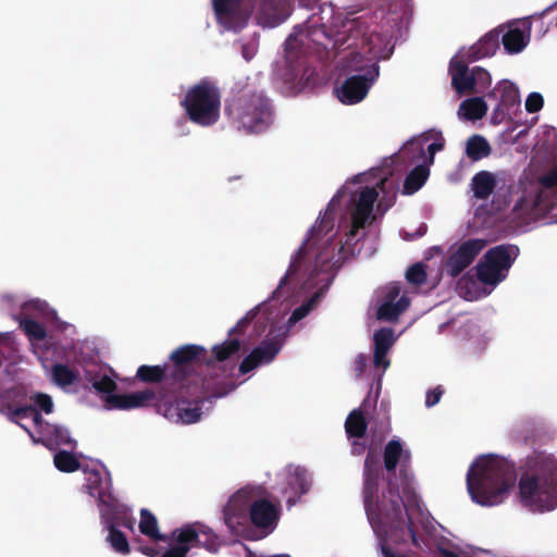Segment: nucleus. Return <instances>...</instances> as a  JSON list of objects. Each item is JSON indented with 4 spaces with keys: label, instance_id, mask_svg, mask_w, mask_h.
I'll use <instances>...</instances> for the list:
<instances>
[{
    "label": "nucleus",
    "instance_id": "nucleus-1",
    "mask_svg": "<svg viewBox=\"0 0 557 557\" xmlns=\"http://www.w3.org/2000/svg\"><path fill=\"white\" fill-rule=\"evenodd\" d=\"M385 485L392 505L389 519L398 523L396 528L404 525L412 543L422 547L409 513V507L418 504L411 451L399 437L385 444Z\"/></svg>",
    "mask_w": 557,
    "mask_h": 557
},
{
    "label": "nucleus",
    "instance_id": "nucleus-2",
    "mask_svg": "<svg viewBox=\"0 0 557 557\" xmlns=\"http://www.w3.org/2000/svg\"><path fill=\"white\" fill-rule=\"evenodd\" d=\"M516 479L515 466L498 455L478 457L469 467L467 488L475 504L483 507L505 502Z\"/></svg>",
    "mask_w": 557,
    "mask_h": 557
},
{
    "label": "nucleus",
    "instance_id": "nucleus-3",
    "mask_svg": "<svg viewBox=\"0 0 557 557\" xmlns=\"http://www.w3.org/2000/svg\"><path fill=\"white\" fill-rule=\"evenodd\" d=\"M518 256L519 248L516 245H498L491 248L475 267L478 278L466 274L459 280V295L470 301L486 297L507 277Z\"/></svg>",
    "mask_w": 557,
    "mask_h": 557
},
{
    "label": "nucleus",
    "instance_id": "nucleus-4",
    "mask_svg": "<svg viewBox=\"0 0 557 557\" xmlns=\"http://www.w3.org/2000/svg\"><path fill=\"white\" fill-rule=\"evenodd\" d=\"M518 499L530 512L544 513L557 508V459L540 457L518 481Z\"/></svg>",
    "mask_w": 557,
    "mask_h": 557
},
{
    "label": "nucleus",
    "instance_id": "nucleus-5",
    "mask_svg": "<svg viewBox=\"0 0 557 557\" xmlns=\"http://www.w3.org/2000/svg\"><path fill=\"white\" fill-rule=\"evenodd\" d=\"M383 480V437L371 434L363 466V504L369 523L376 535V548L383 554V507L380 485Z\"/></svg>",
    "mask_w": 557,
    "mask_h": 557
},
{
    "label": "nucleus",
    "instance_id": "nucleus-6",
    "mask_svg": "<svg viewBox=\"0 0 557 557\" xmlns=\"http://www.w3.org/2000/svg\"><path fill=\"white\" fill-rule=\"evenodd\" d=\"M224 113L233 127L246 134L263 133L273 123L272 102L258 90L244 89L227 99Z\"/></svg>",
    "mask_w": 557,
    "mask_h": 557
},
{
    "label": "nucleus",
    "instance_id": "nucleus-7",
    "mask_svg": "<svg viewBox=\"0 0 557 557\" xmlns=\"http://www.w3.org/2000/svg\"><path fill=\"white\" fill-rule=\"evenodd\" d=\"M557 187V165L540 181L523 178L510 189V219L517 225H528L546 210L543 188Z\"/></svg>",
    "mask_w": 557,
    "mask_h": 557
},
{
    "label": "nucleus",
    "instance_id": "nucleus-8",
    "mask_svg": "<svg viewBox=\"0 0 557 557\" xmlns=\"http://www.w3.org/2000/svg\"><path fill=\"white\" fill-rule=\"evenodd\" d=\"M221 99L216 84L205 78L188 88L180 104L190 122L209 127L220 119Z\"/></svg>",
    "mask_w": 557,
    "mask_h": 557
},
{
    "label": "nucleus",
    "instance_id": "nucleus-9",
    "mask_svg": "<svg viewBox=\"0 0 557 557\" xmlns=\"http://www.w3.org/2000/svg\"><path fill=\"white\" fill-rule=\"evenodd\" d=\"M206 356L207 349L196 344L182 345L171 352L168 371L175 389L189 387L194 395H199L205 379L198 373V369L205 366Z\"/></svg>",
    "mask_w": 557,
    "mask_h": 557
},
{
    "label": "nucleus",
    "instance_id": "nucleus-10",
    "mask_svg": "<svg viewBox=\"0 0 557 557\" xmlns=\"http://www.w3.org/2000/svg\"><path fill=\"white\" fill-rule=\"evenodd\" d=\"M445 147V138L441 129L430 128L407 139L399 149L385 158V169L388 165L406 166L428 162L430 156L435 161V154Z\"/></svg>",
    "mask_w": 557,
    "mask_h": 557
},
{
    "label": "nucleus",
    "instance_id": "nucleus-11",
    "mask_svg": "<svg viewBox=\"0 0 557 557\" xmlns=\"http://www.w3.org/2000/svg\"><path fill=\"white\" fill-rule=\"evenodd\" d=\"M208 400L205 385H200L199 395L191 388L174 389L165 399L157 404V411L173 422L195 423L202 414L201 405Z\"/></svg>",
    "mask_w": 557,
    "mask_h": 557
},
{
    "label": "nucleus",
    "instance_id": "nucleus-12",
    "mask_svg": "<svg viewBox=\"0 0 557 557\" xmlns=\"http://www.w3.org/2000/svg\"><path fill=\"white\" fill-rule=\"evenodd\" d=\"M351 70L356 74L346 77L341 85H336L334 92L336 98L346 106L361 102L368 95L371 86L380 76L377 62L362 57H356Z\"/></svg>",
    "mask_w": 557,
    "mask_h": 557
},
{
    "label": "nucleus",
    "instance_id": "nucleus-13",
    "mask_svg": "<svg viewBox=\"0 0 557 557\" xmlns=\"http://www.w3.org/2000/svg\"><path fill=\"white\" fill-rule=\"evenodd\" d=\"M451 85L459 96L483 92L492 83L491 74L481 66L469 69L463 52L454 55L449 63Z\"/></svg>",
    "mask_w": 557,
    "mask_h": 557
},
{
    "label": "nucleus",
    "instance_id": "nucleus-14",
    "mask_svg": "<svg viewBox=\"0 0 557 557\" xmlns=\"http://www.w3.org/2000/svg\"><path fill=\"white\" fill-rule=\"evenodd\" d=\"M223 521L231 534L251 539L250 533V495L242 488L233 494L223 507Z\"/></svg>",
    "mask_w": 557,
    "mask_h": 557
},
{
    "label": "nucleus",
    "instance_id": "nucleus-15",
    "mask_svg": "<svg viewBox=\"0 0 557 557\" xmlns=\"http://www.w3.org/2000/svg\"><path fill=\"white\" fill-rule=\"evenodd\" d=\"M486 96L488 100L495 102L491 115V120L494 124L502 123L521 103L518 86L508 79L498 82Z\"/></svg>",
    "mask_w": 557,
    "mask_h": 557
},
{
    "label": "nucleus",
    "instance_id": "nucleus-16",
    "mask_svg": "<svg viewBox=\"0 0 557 557\" xmlns=\"http://www.w3.org/2000/svg\"><path fill=\"white\" fill-rule=\"evenodd\" d=\"M483 238H468L449 247V256L445 262V270L451 277L458 276L468 268L476 256L486 247Z\"/></svg>",
    "mask_w": 557,
    "mask_h": 557
},
{
    "label": "nucleus",
    "instance_id": "nucleus-17",
    "mask_svg": "<svg viewBox=\"0 0 557 557\" xmlns=\"http://www.w3.org/2000/svg\"><path fill=\"white\" fill-rule=\"evenodd\" d=\"M281 517L280 503H273L268 498H250V527H253L264 537L272 533L278 524Z\"/></svg>",
    "mask_w": 557,
    "mask_h": 557
},
{
    "label": "nucleus",
    "instance_id": "nucleus-18",
    "mask_svg": "<svg viewBox=\"0 0 557 557\" xmlns=\"http://www.w3.org/2000/svg\"><path fill=\"white\" fill-rule=\"evenodd\" d=\"M379 193L375 188L364 187L352 198L351 226L347 235L355 237L359 230L370 225L374 220L373 206L377 200Z\"/></svg>",
    "mask_w": 557,
    "mask_h": 557
},
{
    "label": "nucleus",
    "instance_id": "nucleus-19",
    "mask_svg": "<svg viewBox=\"0 0 557 557\" xmlns=\"http://www.w3.org/2000/svg\"><path fill=\"white\" fill-rule=\"evenodd\" d=\"M381 388V375H377L375 396L371 399L368 396L359 408L349 412L345 421V432L348 438H362L368 430V420L372 419Z\"/></svg>",
    "mask_w": 557,
    "mask_h": 557
},
{
    "label": "nucleus",
    "instance_id": "nucleus-20",
    "mask_svg": "<svg viewBox=\"0 0 557 557\" xmlns=\"http://www.w3.org/2000/svg\"><path fill=\"white\" fill-rule=\"evenodd\" d=\"M177 543H188L190 547H203L210 553H216L221 546L219 536L201 523L186 524L173 532Z\"/></svg>",
    "mask_w": 557,
    "mask_h": 557
},
{
    "label": "nucleus",
    "instance_id": "nucleus-21",
    "mask_svg": "<svg viewBox=\"0 0 557 557\" xmlns=\"http://www.w3.org/2000/svg\"><path fill=\"white\" fill-rule=\"evenodd\" d=\"M282 344L276 338L262 342L242 360L238 368L239 373L247 374L261 364L272 362L280 352Z\"/></svg>",
    "mask_w": 557,
    "mask_h": 557
},
{
    "label": "nucleus",
    "instance_id": "nucleus-22",
    "mask_svg": "<svg viewBox=\"0 0 557 557\" xmlns=\"http://www.w3.org/2000/svg\"><path fill=\"white\" fill-rule=\"evenodd\" d=\"M410 305L408 289L400 283L392 282L385 285V322H395Z\"/></svg>",
    "mask_w": 557,
    "mask_h": 557
},
{
    "label": "nucleus",
    "instance_id": "nucleus-23",
    "mask_svg": "<svg viewBox=\"0 0 557 557\" xmlns=\"http://www.w3.org/2000/svg\"><path fill=\"white\" fill-rule=\"evenodd\" d=\"M98 506L103 528H110V525L119 527L129 513V509L126 506L120 504L117 499L107 492H98Z\"/></svg>",
    "mask_w": 557,
    "mask_h": 557
},
{
    "label": "nucleus",
    "instance_id": "nucleus-24",
    "mask_svg": "<svg viewBox=\"0 0 557 557\" xmlns=\"http://www.w3.org/2000/svg\"><path fill=\"white\" fill-rule=\"evenodd\" d=\"M531 28L527 21H516L507 25L502 36L504 49L509 54L521 52L530 41Z\"/></svg>",
    "mask_w": 557,
    "mask_h": 557
},
{
    "label": "nucleus",
    "instance_id": "nucleus-25",
    "mask_svg": "<svg viewBox=\"0 0 557 557\" xmlns=\"http://www.w3.org/2000/svg\"><path fill=\"white\" fill-rule=\"evenodd\" d=\"M169 363L162 366H140L137 369L136 377L144 383H163L160 391V400L165 399L174 388V382L170 379Z\"/></svg>",
    "mask_w": 557,
    "mask_h": 557
},
{
    "label": "nucleus",
    "instance_id": "nucleus-26",
    "mask_svg": "<svg viewBox=\"0 0 557 557\" xmlns=\"http://www.w3.org/2000/svg\"><path fill=\"white\" fill-rule=\"evenodd\" d=\"M432 165V156H430L428 162H420L416 164L405 176L399 189L400 194L404 196H412L418 193L428 182Z\"/></svg>",
    "mask_w": 557,
    "mask_h": 557
},
{
    "label": "nucleus",
    "instance_id": "nucleus-27",
    "mask_svg": "<svg viewBox=\"0 0 557 557\" xmlns=\"http://www.w3.org/2000/svg\"><path fill=\"white\" fill-rule=\"evenodd\" d=\"M499 47V36L494 32H490L480 38L468 49H461L458 53L463 52V59L468 62L476 61L495 54Z\"/></svg>",
    "mask_w": 557,
    "mask_h": 557
},
{
    "label": "nucleus",
    "instance_id": "nucleus-28",
    "mask_svg": "<svg viewBox=\"0 0 557 557\" xmlns=\"http://www.w3.org/2000/svg\"><path fill=\"white\" fill-rule=\"evenodd\" d=\"M244 341L238 337H227L223 343L216 344L211 349V356H206L205 366L208 368L214 366L215 362H224L238 356Z\"/></svg>",
    "mask_w": 557,
    "mask_h": 557
},
{
    "label": "nucleus",
    "instance_id": "nucleus-29",
    "mask_svg": "<svg viewBox=\"0 0 557 557\" xmlns=\"http://www.w3.org/2000/svg\"><path fill=\"white\" fill-rule=\"evenodd\" d=\"M408 0H405L397 10H389L387 14L385 13V23L389 24L391 37L394 38L395 41L403 37L408 24Z\"/></svg>",
    "mask_w": 557,
    "mask_h": 557
},
{
    "label": "nucleus",
    "instance_id": "nucleus-30",
    "mask_svg": "<svg viewBox=\"0 0 557 557\" xmlns=\"http://www.w3.org/2000/svg\"><path fill=\"white\" fill-rule=\"evenodd\" d=\"M487 112V104L482 97H473L463 100L457 111L460 120L476 121L482 119Z\"/></svg>",
    "mask_w": 557,
    "mask_h": 557
},
{
    "label": "nucleus",
    "instance_id": "nucleus-31",
    "mask_svg": "<svg viewBox=\"0 0 557 557\" xmlns=\"http://www.w3.org/2000/svg\"><path fill=\"white\" fill-rule=\"evenodd\" d=\"M497 175L488 171L476 173L471 180V188L476 198L486 199L496 187Z\"/></svg>",
    "mask_w": 557,
    "mask_h": 557
},
{
    "label": "nucleus",
    "instance_id": "nucleus-32",
    "mask_svg": "<svg viewBox=\"0 0 557 557\" xmlns=\"http://www.w3.org/2000/svg\"><path fill=\"white\" fill-rule=\"evenodd\" d=\"M139 531L145 536L154 541H164L165 536L160 533L156 516L147 508L140 510Z\"/></svg>",
    "mask_w": 557,
    "mask_h": 557
},
{
    "label": "nucleus",
    "instance_id": "nucleus-33",
    "mask_svg": "<svg viewBox=\"0 0 557 557\" xmlns=\"http://www.w3.org/2000/svg\"><path fill=\"white\" fill-rule=\"evenodd\" d=\"M491 153L488 141L481 135L471 136L466 144V154L472 161H479Z\"/></svg>",
    "mask_w": 557,
    "mask_h": 557
},
{
    "label": "nucleus",
    "instance_id": "nucleus-34",
    "mask_svg": "<svg viewBox=\"0 0 557 557\" xmlns=\"http://www.w3.org/2000/svg\"><path fill=\"white\" fill-rule=\"evenodd\" d=\"M51 374L53 382L60 387H66L74 384L78 377V372L72 370L67 364L64 363L53 364Z\"/></svg>",
    "mask_w": 557,
    "mask_h": 557
},
{
    "label": "nucleus",
    "instance_id": "nucleus-35",
    "mask_svg": "<svg viewBox=\"0 0 557 557\" xmlns=\"http://www.w3.org/2000/svg\"><path fill=\"white\" fill-rule=\"evenodd\" d=\"M108 531V535L106 541L109 543L111 548L121 554L127 555L131 552L129 543L126 535L119 529V527L114 528L110 525V528H103Z\"/></svg>",
    "mask_w": 557,
    "mask_h": 557
},
{
    "label": "nucleus",
    "instance_id": "nucleus-36",
    "mask_svg": "<svg viewBox=\"0 0 557 557\" xmlns=\"http://www.w3.org/2000/svg\"><path fill=\"white\" fill-rule=\"evenodd\" d=\"M45 437L54 442L58 446L66 445L74 448L76 445V442L71 437L70 431L65 426L59 424L48 425Z\"/></svg>",
    "mask_w": 557,
    "mask_h": 557
},
{
    "label": "nucleus",
    "instance_id": "nucleus-37",
    "mask_svg": "<svg viewBox=\"0 0 557 557\" xmlns=\"http://www.w3.org/2000/svg\"><path fill=\"white\" fill-rule=\"evenodd\" d=\"M157 399V393L147 388L139 392L126 394V400L128 403V410L134 408H141L152 404Z\"/></svg>",
    "mask_w": 557,
    "mask_h": 557
},
{
    "label": "nucleus",
    "instance_id": "nucleus-38",
    "mask_svg": "<svg viewBox=\"0 0 557 557\" xmlns=\"http://www.w3.org/2000/svg\"><path fill=\"white\" fill-rule=\"evenodd\" d=\"M54 466L62 472H74L79 469L81 462L67 450H60L53 457Z\"/></svg>",
    "mask_w": 557,
    "mask_h": 557
},
{
    "label": "nucleus",
    "instance_id": "nucleus-39",
    "mask_svg": "<svg viewBox=\"0 0 557 557\" xmlns=\"http://www.w3.org/2000/svg\"><path fill=\"white\" fill-rule=\"evenodd\" d=\"M20 327L30 341L40 342L47 337L45 326L30 318L22 319L20 321Z\"/></svg>",
    "mask_w": 557,
    "mask_h": 557
},
{
    "label": "nucleus",
    "instance_id": "nucleus-40",
    "mask_svg": "<svg viewBox=\"0 0 557 557\" xmlns=\"http://www.w3.org/2000/svg\"><path fill=\"white\" fill-rule=\"evenodd\" d=\"M307 252V249H306V243H304L297 250L296 255L294 256V258L292 259V262L288 267V270L285 274V276L281 280L280 282V285L277 287L276 290H274L273 293V297H275L278 293V289L287 282V280L289 277H294L295 275L298 274V272L301 270V267H302V262H304V258H305V255Z\"/></svg>",
    "mask_w": 557,
    "mask_h": 557
},
{
    "label": "nucleus",
    "instance_id": "nucleus-41",
    "mask_svg": "<svg viewBox=\"0 0 557 557\" xmlns=\"http://www.w3.org/2000/svg\"><path fill=\"white\" fill-rule=\"evenodd\" d=\"M260 312V306H257L255 308H252L251 310H249L245 317H243L242 319H239L236 323L235 326H233L227 335L228 337H238L240 339V337L243 335H245L247 329L249 327V325L251 324V322L258 317Z\"/></svg>",
    "mask_w": 557,
    "mask_h": 557
},
{
    "label": "nucleus",
    "instance_id": "nucleus-42",
    "mask_svg": "<svg viewBox=\"0 0 557 557\" xmlns=\"http://www.w3.org/2000/svg\"><path fill=\"white\" fill-rule=\"evenodd\" d=\"M88 381L91 382L92 387L101 394L111 395L117 387L116 383L108 375H91L89 373Z\"/></svg>",
    "mask_w": 557,
    "mask_h": 557
},
{
    "label": "nucleus",
    "instance_id": "nucleus-43",
    "mask_svg": "<svg viewBox=\"0 0 557 557\" xmlns=\"http://www.w3.org/2000/svg\"><path fill=\"white\" fill-rule=\"evenodd\" d=\"M32 411H35L34 405H25L15 407L8 411V420L12 423H16L20 425L23 430H25L29 435H32V432L27 426L18 422V419H24L30 417Z\"/></svg>",
    "mask_w": 557,
    "mask_h": 557
},
{
    "label": "nucleus",
    "instance_id": "nucleus-44",
    "mask_svg": "<svg viewBox=\"0 0 557 557\" xmlns=\"http://www.w3.org/2000/svg\"><path fill=\"white\" fill-rule=\"evenodd\" d=\"M405 276L408 283L422 285L426 281V269L422 262H417L407 269Z\"/></svg>",
    "mask_w": 557,
    "mask_h": 557
},
{
    "label": "nucleus",
    "instance_id": "nucleus-45",
    "mask_svg": "<svg viewBox=\"0 0 557 557\" xmlns=\"http://www.w3.org/2000/svg\"><path fill=\"white\" fill-rule=\"evenodd\" d=\"M320 297V293H315L307 302L302 304L298 308H296L290 317L288 322L289 323H297L298 321L302 320L305 317L309 314V312L312 310L314 305L318 302Z\"/></svg>",
    "mask_w": 557,
    "mask_h": 557
},
{
    "label": "nucleus",
    "instance_id": "nucleus-46",
    "mask_svg": "<svg viewBox=\"0 0 557 557\" xmlns=\"http://www.w3.org/2000/svg\"><path fill=\"white\" fill-rule=\"evenodd\" d=\"M240 0H212L215 15L219 18L226 17L233 13Z\"/></svg>",
    "mask_w": 557,
    "mask_h": 557
},
{
    "label": "nucleus",
    "instance_id": "nucleus-47",
    "mask_svg": "<svg viewBox=\"0 0 557 557\" xmlns=\"http://www.w3.org/2000/svg\"><path fill=\"white\" fill-rule=\"evenodd\" d=\"M373 339H374L373 363L376 368H380L383 366V327H381L374 332Z\"/></svg>",
    "mask_w": 557,
    "mask_h": 557
},
{
    "label": "nucleus",
    "instance_id": "nucleus-48",
    "mask_svg": "<svg viewBox=\"0 0 557 557\" xmlns=\"http://www.w3.org/2000/svg\"><path fill=\"white\" fill-rule=\"evenodd\" d=\"M106 407L108 409H120L128 410V403L126 400V394H111L104 398Z\"/></svg>",
    "mask_w": 557,
    "mask_h": 557
},
{
    "label": "nucleus",
    "instance_id": "nucleus-49",
    "mask_svg": "<svg viewBox=\"0 0 557 557\" xmlns=\"http://www.w3.org/2000/svg\"><path fill=\"white\" fill-rule=\"evenodd\" d=\"M32 399L35 403V407L42 410L45 413H51L53 411V401L51 396L44 393H36Z\"/></svg>",
    "mask_w": 557,
    "mask_h": 557
},
{
    "label": "nucleus",
    "instance_id": "nucleus-50",
    "mask_svg": "<svg viewBox=\"0 0 557 557\" xmlns=\"http://www.w3.org/2000/svg\"><path fill=\"white\" fill-rule=\"evenodd\" d=\"M369 319L375 318V320H383V294L375 293L372 304L368 310Z\"/></svg>",
    "mask_w": 557,
    "mask_h": 557
},
{
    "label": "nucleus",
    "instance_id": "nucleus-51",
    "mask_svg": "<svg viewBox=\"0 0 557 557\" xmlns=\"http://www.w3.org/2000/svg\"><path fill=\"white\" fill-rule=\"evenodd\" d=\"M544 100L541 94L531 92L525 99V110L530 113L540 111L543 107Z\"/></svg>",
    "mask_w": 557,
    "mask_h": 557
},
{
    "label": "nucleus",
    "instance_id": "nucleus-52",
    "mask_svg": "<svg viewBox=\"0 0 557 557\" xmlns=\"http://www.w3.org/2000/svg\"><path fill=\"white\" fill-rule=\"evenodd\" d=\"M190 546L188 543H177L161 554V557H186Z\"/></svg>",
    "mask_w": 557,
    "mask_h": 557
},
{
    "label": "nucleus",
    "instance_id": "nucleus-53",
    "mask_svg": "<svg viewBox=\"0 0 557 557\" xmlns=\"http://www.w3.org/2000/svg\"><path fill=\"white\" fill-rule=\"evenodd\" d=\"M444 394V389L442 386H436L430 391L426 392L425 395V406L428 408H431L435 405H437Z\"/></svg>",
    "mask_w": 557,
    "mask_h": 557
},
{
    "label": "nucleus",
    "instance_id": "nucleus-54",
    "mask_svg": "<svg viewBox=\"0 0 557 557\" xmlns=\"http://www.w3.org/2000/svg\"><path fill=\"white\" fill-rule=\"evenodd\" d=\"M102 479L99 473H94L92 476L89 478L87 488L89 495L98 498V492H104L101 488Z\"/></svg>",
    "mask_w": 557,
    "mask_h": 557
},
{
    "label": "nucleus",
    "instance_id": "nucleus-55",
    "mask_svg": "<svg viewBox=\"0 0 557 557\" xmlns=\"http://www.w3.org/2000/svg\"><path fill=\"white\" fill-rule=\"evenodd\" d=\"M406 330V326L399 327L397 330H388L385 327V352L387 351L388 347L392 346L396 339L404 333Z\"/></svg>",
    "mask_w": 557,
    "mask_h": 557
},
{
    "label": "nucleus",
    "instance_id": "nucleus-56",
    "mask_svg": "<svg viewBox=\"0 0 557 557\" xmlns=\"http://www.w3.org/2000/svg\"><path fill=\"white\" fill-rule=\"evenodd\" d=\"M30 417L33 419L34 424L38 428L39 432L46 436L47 434V426L51 425L49 422H47L38 409L35 407V411H32Z\"/></svg>",
    "mask_w": 557,
    "mask_h": 557
},
{
    "label": "nucleus",
    "instance_id": "nucleus-57",
    "mask_svg": "<svg viewBox=\"0 0 557 557\" xmlns=\"http://www.w3.org/2000/svg\"><path fill=\"white\" fill-rule=\"evenodd\" d=\"M13 392L14 389L0 391V413L8 416V411L12 409L10 394Z\"/></svg>",
    "mask_w": 557,
    "mask_h": 557
},
{
    "label": "nucleus",
    "instance_id": "nucleus-58",
    "mask_svg": "<svg viewBox=\"0 0 557 557\" xmlns=\"http://www.w3.org/2000/svg\"><path fill=\"white\" fill-rule=\"evenodd\" d=\"M368 364V357L363 354H359L354 362V370L357 376H360Z\"/></svg>",
    "mask_w": 557,
    "mask_h": 557
},
{
    "label": "nucleus",
    "instance_id": "nucleus-59",
    "mask_svg": "<svg viewBox=\"0 0 557 557\" xmlns=\"http://www.w3.org/2000/svg\"><path fill=\"white\" fill-rule=\"evenodd\" d=\"M139 550L148 557H161V548L150 545L140 546Z\"/></svg>",
    "mask_w": 557,
    "mask_h": 557
},
{
    "label": "nucleus",
    "instance_id": "nucleus-60",
    "mask_svg": "<svg viewBox=\"0 0 557 557\" xmlns=\"http://www.w3.org/2000/svg\"><path fill=\"white\" fill-rule=\"evenodd\" d=\"M134 525H135V519L128 513L126 516V518L123 519V522H121L119 524V528L123 527V528H126V529H129L131 531H133L134 530Z\"/></svg>",
    "mask_w": 557,
    "mask_h": 557
},
{
    "label": "nucleus",
    "instance_id": "nucleus-61",
    "mask_svg": "<svg viewBox=\"0 0 557 557\" xmlns=\"http://www.w3.org/2000/svg\"><path fill=\"white\" fill-rule=\"evenodd\" d=\"M366 450V445L364 444H360L358 443L357 441H355L351 445V451L354 455H361L363 454Z\"/></svg>",
    "mask_w": 557,
    "mask_h": 557
},
{
    "label": "nucleus",
    "instance_id": "nucleus-62",
    "mask_svg": "<svg viewBox=\"0 0 557 557\" xmlns=\"http://www.w3.org/2000/svg\"><path fill=\"white\" fill-rule=\"evenodd\" d=\"M442 253H443V250H442V248H441V247H438V246H433V247H431V248L426 251V258L429 259V258H431V257H433V256H435V255H442Z\"/></svg>",
    "mask_w": 557,
    "mask_h": 557
},
{
    "label": "nucleus",
    "instance_id": "nucleus-63",
    "mask_svg": "<svg viewBox=\"0 0 557 557\" xmlns=\"http://www.w3.org/2000/svg\"><path fill=\"white\" fill-rule=\"evenodd\" d=\"M332 227L330 225L329 220L324 216L320 222V230Z\"/></svg>",
    "mask_w": 557,
    "mask_h": 557
},
{
    "label": "nucleus",
    "instance_id": "nucleus-64",
    "mask_svg": "<svg viewBox=\"0 0 557 557\" xmlns=\"http://www.w3.org/2000/svg\"><path fill=\"white\" fill-rule=\"evenodd\" d=\"M385 557H406V556L395 555V554L388 552L387 549H385Z\"/></svg>",
    "mask_w": 557,
    "mask_h": 557
}]
</instances>
